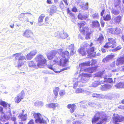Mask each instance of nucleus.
<instances>
[{
  "mask_svg": "<svg viewBox=\"0 0 124 124\" xmlns=\"http://www.w3.org/2000/svg\"><path fill=\"white\" fill-rule=\"evenodd\" d=\"M79 74L80 75L78 78L73 79L74 81L75 82L73 84V88L74 89H76L81 82L83 83L86 82L90 77L88 74L84 72H80Z\"/></svg>",
  "mask_w": 124,
  "mask_h": 124,
  "instance_id": "nucleus-4",
  "label": "nucleus"
},
{
  "mask_svg": "<svg viewBox=\"0 0 124 124\" xmlns=\"http://www.w3.org/2000/svg\"><path fill=\"white\" fill-rule=\"evenodd\" d=\"M90 61H88L83 62L79 64V66L81 69L80 70V72L82 71H84L86 72L92 73L96 69V68L95 67L89 68L88 69H84L85 66H90Z\"/></svg>",
  "mask_w": 124,
  "mask_h": 124,
  "instance_id": "nucleus-5",
  "label": "nucleus"
},
{
  "mask_svg": "<svg viewBox=\"0 0 124 124\" xmlns=\"http://www.w3.org/2000/svg\"><path fill=\"white\" fill-rule=\"evenodd\" d=\"M111 87L110 85H103L102 88L103 90H106L107 89L110 88Z\"/></svg>",
  "mask_w": 124,
  "mask_h": 124,
  "instance_id": "nucleus-33",
  "label": "nucleus"
},
{
  "mask_svg": "<svg viewBox=\"0 0 124 124\" xmlns=\"http://www.w3.org/2000/svg\"><path fill=\"white\" fill-rule=\"evenodd\" d=\"M107 119L106 115L102 112H98L96 113L94 116L92 118V122L93 124H101L105 123Z\"/></svg>",
  "mask_w": 124,
  "mask_h": 124,
  "instance_id": "nucleus-3",
  "label": "nucleus"
},
{
  "mask_svg": "<svg viewBox=\"0 0 124 124\" xmlns=\"http://www.w3.org/2000/svg\"><path fill=\"white\" fill-rule=\"evenodd\" d=\"M33 57L30 53L28 54L26 56V58L28 60H31L32 59Z\"/></svg>",
  "mask_w": 124,
  "mask_h": 124,
  "instance_id": "nucleus-42",
  "label": "nucleus"
},
{
  "mask_svg": "<svg viewBox=\"0 0 124 124\" xmlns=\"http://www.w3.org/2000/svg\"><path fill=\"white\" fill-rule=\"evenodd\" d=\"M46 107L49 108H52L54 110L56 109V107H59V104L57 103H50L46 105Z\"/></svg>",
  "mask_w": 124,
  "mask_h": 124,
  "instance_id": "nucleus-16",
  "label": "nucleus"
},
{
  "mask_svg": "<svg viewBox=\"0 0 124 124\" xmlns=\"http://www.w3.org/2000/svg\"><path fill=\"white\" fill-rule=\"evenodd\" d=\"M103 18L105 21H109L111 19V16L109 14H108L106 16H104Z\"/></svg>",
  "mask_w": 124,
  "mask_h": 124,
  "instance_id": "nucleus-38",
  "label": "nucleus"
},
{
  "mask_svg": "<svg viewBox=\"0 0 124 124\" xmlns=\"http://www.w3.org/2000/svg\"><path fill=\"white\" fill-rule=\"evenodd\" d=\"M103 37L101 35L98 39V41L101 44L103 41Z\"/></svg>",
  "mask_w": 124,
  "mask_h": 124,
  "instance_id": "nucleus-41",
  "label": "nucleus"
},
{
  "mask_svg": "<svg viewBox=\"0 0 124 124\" xmlns=\"http://www.w3.org/2000/svg\"><path fill=\"white\" fill-rule=\"evenodd\" d=\"M27 124H34V122L33 119L30 120Z\"/></svg>",
  "mask_w": 124,
  "mask_h": 124,
  "instance_id": "nucleus-55",
  "label": "nucleus"
},
{
  "mask_svg": "<svg viewBox=\"0 0 124 124\" xmlns=\"http://www.w3.org/2000/svg\"><path fill=\"white\" fill-rule=\"evenodd\" d=\"M121 48V47L120 46H118L116 47L115 49L114 50L115 51H116L120 49Z\"/></svg>",
  "mask_w": 124,
  "mask_h": 124,
  "instance_id": "nucleus-52",
  "label": "nucleus"
},
{
  "mask_svg": "<svg viewBox=\"0 0 124 124\" xmlns=\"http://www.w3.org/2000/svg\"><path fill=\"white\" fill-rule=\"evenodd\" d=\"M124 62V56L120 57L116 60V64L117 66L123 64Z\"/></svg>",
  "mask_w": 124,
  "mask_h": 124,
  "instance_id": "nucleus-21",
  "label": "nucleus"
},
{
  "mask_svg": "<svg viewBox=\"0 0 124 124\" xmlns=\"http://www.w3.org/2000/svg\"><path fill=\"white\" fill-rule=\"evenodd\" d=\"M27 114H19L18 116L19 118L21 119L22 121H23L26 120L27 119Z\"/></svg>",
  "mask_w": 124,
  "mask_h": 124,
  "instance_id": "nucleus-27",
  "label": "nucleus"
},
{
  "mask_svg": "<svg viewBox=\"0 0 124 124\" xmlns=\"http://www.w3.org/2000/svg\"><path fill=\"white\" fill-rule=\"evenodd\" d=\"M68 48L70 51L71 54L72 55L74 54L75 52L74 51V46L73 44H71L69 46Z\"/></svg>",
  "mask_w": 124,
  "mask_h": 124,
  "instance_id": "nucleus-29",
  "label": "nucleus"
},
{
  "mask_svg": "<svg viewBox=\"0 0 124 124\" xmlns=\"http://www.w3.org/2000/svg\"><path fill=\"white\" fill-rule=\"evenodd\" d=\"M68 108L70 109V111L71 113H73L76 108V106L74 104H69L67 106Z\"/></svg>",
  "mask_w": 124,
  "mask_h": 124,
  "instance_id": "nucleus-19",
  "label": "nucleus"
},
{
  "mask_svg": "<svg viewBox=\"0 0 124 124\" xmlns=\"http://www.w3.org/2000/svg\"><path fill=\"white\" fill-rule=\"evenodd\" d=\"M93 17L94 19H98L99 16L98 13H95L93 15Z\"/></svg>",
  "mask_w": 124,
  "mask_h": 124,
  "instance_id": "nucleus-46",
  "label": "nucleus"
},
{
  "mask_svg": "<svg viewBox=\"0 0 124 124\" xmlns=\"http://www.w3.org/2000/svg\"><path fill=\"white\" fill-rule=\"evenodd\" d=\"M60 38L62 39H65L68 36V34L66 33H64L63 31L61 33Z\"/></svg>",
  "mask_w": 124,
  "mask_h": 124,
  "instance_id": "nucleus-30",
  "label": "nucleus"
},
{
  "mask_svg": "<svg viewBox=\"0 0 124 124\" xmlns=\"http://www.w3.org/2000/svg\"><path fill=\"white\" fill-rule=\"evenodd\" d=\"M60 7L62 9H63L64 8V5L62 2H61L60 4Z\"/></svg>",
  "mask_w": 124,
  "mask_h": 124,
  "instance_id": "nucleus-50",
  "label": "nucleus"
},
{
  "mask_svg": "<svg viewBox=\"0 0 124 124\" xmlns=\"http://www.w3.org/2000/svg\"><path fill=\"white\" fill-rule=\"evenodd\" d=\"M32 32L31 30H27L23 33V36L27 38L30 37L32 35Z\"/></svg>",
  "mask_w": 124,
  "mask_h": 124,
  "instance_id": "nucleus-18",
  "label": "nucleus"
},
{
  "mask_svg": "<svg viewBox=\"0 0 124 124\" xmlns=\"http://www.w3.org/2000/svg\"><path fill=\"white\" fill-rule=\"evenodd\" d=\"M115 87L118 89H122L124 88V83L120 82L115 85Z\"/></svg>",
  "mask_w": 124,
  "mask_h": 124,
  "instance_id": "nucleus-26",
  "label": "nucleus"
},
{
  "mask_svg": "<svg viewBox=\"0 0 124 124\" xmlns=\"http://www.w3.org/2000/svg\"><path fill=\"white\" fill-rule=\"evenodd\" d=\"M45 16L44 14H41L39 16L38 19V22L39 23H40L43 21V19L45 17Z\"/></svg>",
  "mask_w": 124,
  "mask_h": 124,
  "instance_id": "nucleus-37",
  "label": "nucleus"
},
{
  "mask_svg": "<svg viewBox=\"0 0 124 124\" xmlns=\"http://www.w3.org/2000/svg\"><path fill=\"white\" fill-rule=\"evenodd\" d=\"M114 56V55L113 54L108 55L105 58V61H108L109 60L113 59Z\"/></svg>",
  "mask_w": 124,
  "mask_h": 124,
  "instance_id": "nucleus-32",
  "label": "nucleus"
},
{
  "mask_svg": "<svg viewBox=\"0 0 124 124\" xmlns=\"http://www.w3.org/2000/svg\"><path fill=\"white\" fill-rule=\"evenodd\" d=\"M92 24L93 27L98 28L99 27L100 24L97 21H93L92 22Z\"/></svg>",
  "mask_w": 124,
  "mask_h": 124,
  "instance_id": "nucleus-31",
  "label": "nucleus"
},
{
  "mask_svg": "<svg viewBox=\"0 0 124 124\" xmlns=\"http://www.w3.org/2000/svg\"><path fill=\"white\" fill-rule=\"evenodd\" d=\"M116 42L115 40L112 38H109L108 39V42L104 46L105 48H114L116 46Z\"/></svg>",
  "mask_w": 124,
  "mask_h": 124,
  "instance_id": "nucleus-8",
  "label": "nucleus"
},
{
  "mask_svg": "<svg viewBox=\"0 0 124 124\" xmlns=\"http://www.w3.org/2000/svg\"><path fill=\"white\" fill-rule=\"evenodd\" d=\"M72 11L76 12L77 11V9L75 7H74L72 9Z\"/></svg>",
  "mask_w": 124,
  "mask_h": 124,
  "instance_id": "nucleus-60",
  "label": "nucleus"
},
{
  "mask_svg": "<svg viewBox=\"0 0 124 124\" xmlns=\"http://www.w3.org/2000/svg\"><path fill=\"white\" fill-rule=\"evenodd\" d=\"M1 115H2L1 116V118H0V120L2 121H3L7 119L6 116L4 115V114Z\"/></svg>",
  "mask_w": 124,
  "mask_h": 124,
  "instance_id": "nucleus-40",
  "label": "nucleus"
},
{
  "mask_svg": "<svg viewBox=\"0 0 124 124\" xmlns=\"http://www.w3.org/2000/svg\"><path fill=\"white\" fill-rule=\"evenodd\" d=\"M92 65H94L96 62V60L94 59H93L92 60Z\"/></svg>",
  "mask_w": 124,
  "mask_h": 124,
  "instance_id": "nucleus-56",
  "label": "nucleus"
},
{
  "mask_svg": "<svg viewBox=\"0 0 124 124\" xmlns=\"http://www.w3.org/2000/svg\"><path fill=\"white\" fill-rule=\"evenodd\" d=\"M101 26L103 27L104 26V23L103 20H101Z\"/></svg>",
  "mask_w": 124,
  "mask_h": 124,
  "instance_id": "nucleus-62",
  "label": "nucleus"
},
{
  "mask_svg": "<svg viewBox=\"0 0 124 124\" xmlns=\"http://www.w3.org/2000/svg\"><path fill=\"white\" fill-rule=\"evenodd\" d=\"M25 14H26L27 16H33V15L30 13H22L19 16L18 18L19 20L21 21L23 20Z\"/></svg>",
  "mask_w": 124,
  "mask_h": 124,
  "instance_id": "nucleus-22",
  "label": "nucleus"
},
{
  "mask_svg": "<svg viewBox=\"0 0 124 124\" xmlns=\"http://www.w3.org/2000/svg\"><path fill=\"white\" fill-rule=\"evenodd\" d=\"M78 25L80 28V32H83L84 34H86L85 39H90L89 35L90 33L88 32L89 30L88 27L86 26L84 23H78Z\"/></svg>",
  "mask_w": 124,
  "mask_h": 124,
  "instance_id": "nucleus-6",
  "label": "nucleus"
},
{
  "mask_svg": "<svg viewBox=\"0 0 124 124\" xmlns=\"http://www.w3.org/2000/svg\"><path fill=\"white\" fill-rule=\"evenodd\" d=\"M78 51L80 54H81L83 56L85 55L86 54V52L85 48H81L80 49L78 50Z\"/></svg>",
  "mask_w": 124,
  "mask_h": 124,
  "instance_id": "nucleus-25",
  "label": "nucleus"
},
{
  "mask_svg": "<svg viewBox=\"0 0 124 124\" xmlns=\"http://www.w3.org/2000/svg\"><path fill=\"white\" fill-rule=\"evenodd\" d=\"M56 9V8L55 6H52L51 8L50 11V15H52L53 13L55 11Z\"/></svg>",
  "mask_w": 124,
  "mask_h": 124,
  "instance_id": "nucleus-39",
  "label": "nucleus"
},
{
  "mask_svg": "<svg viewBox=\"0 0 124 124\" xmlns=\"http://www.w3.org/2000/svg\"><path fill=\"white\" fill-rule=\"evenodd\" d=\"M24 91L23 90L17 95L16 100V103H19L22 99H23L24 96Z\"/></svg>",
  "mask_w": 124,
  "mask_h": 124,
  "instance_id": "nucleus-15",
  "label": "nucleus"
},
{
  "mask_svg": "<svg viewBox=\"0 0 124 124\" xmlns=\"http://www.w3.org/2000/svg\"><path fill=\"white\" fill-rule=\"evenodd\" d=\"M101 84H103L102 83L101 81V80L96 81L93 82L91 85L90 86L95 87L98 86L99 85Z\"/></svg>",
  "mask_w": 124,
  "mask_h": 124,
  "instance_id": "nucleus-24",
  "label": "nucleus"
},
{
  "mask_svg": "<svg viewBox=\"0 0 124 124\" xmlns=\"http://www.w3.org/2000/svg\"><path fill=\"white\" fill-rule=\"evenodd\" d=\"M65 93V92L63 90H61L59 92V94L60 96L64 95Z\"/></svg>",
  "mask_w": 124,
  "mask_h": 124,
  "instance_id": "nucleus-47",
  "label": "nucleus"
},
{
  "mask_svg": "<svg viewBox=\"0 0 124 124\" xmlns=\"http://www.w3.org/2000/svg\"><path fill=\"white\" fill-rule=\"evenodd\" d=\"M93 45L92 43H91L90 45H89L86 43H84L83 44V47L85 48L86 50V49L87 52L89 54L91 55L92 54L94 51V48L93 47H92L88 49V48L87 47L91 46Z\"/></svg>",
  "mask_w": 124,
  "mask_h": 124,
  "instance_id": "nucleus-12",
  "label": "nucleus"
},
{
  "mask_svg": "<svg viewBox=\"0 0 124 124\" xmlns=\"http://www.w3.org/2000/svg\"><path fill=\"white\" fill-rule=\"evenodd\" d=\"M68 13L71 16H72L73 17H74V15L71 12V11H70L69 10H68Z\"/></svg>",
  "mask_w": 124,
  "mask_h": 124,
  "instance_id": "nucleus-48",
  "label": "nucleus"
},
{
  "mask_svg": "<svg viewBox=\"0 0 124 124\" xmlns=\"http://www.w3.org/2000/svg\"><path fill=\"white\" fill-rule=\"evenodd\" d=\"M7 104H8L6 102L4 101H1L0 102V104L2 106L5 108L6 107L7 105Z\"/></svg>",
  "mask_w": 124,
  "mask_h": 124,
  "instance_id": "nucleus-44",
  "label": "nucleus"
},
{
  "mask_svg": "<svg viewBox=\"0 0 124 124\" xmlns=\"http://www.w3.org/2000/svg\"><path fill=\"white\" fill-rule=\"evenodd\" d=\"M72 124H81V122L79 121H74Z\"/></svg>",
  "mask_w": 124,
  "mask_h": 124,
  "instance_id": "nucleus-54",
  "label": "nucleus"
},
{
  "mask_svg": "<svg viewBox=\"0 0 124 124\" xmlns=\"http://www.w3.org/2000/svg\"><path fill=\"white\" fill-rule=\"evenodd\" d=\"M85 92V90L84 89L80 88H77L75 91V93H84Z\"/></svg>",
  "mask_w": 124,
  "mask_h": 124,
  "instance_id": "nucleus-34",
  "label": "nucleus"
},
{
  "mask_svg": "<svg viewBox=\"0 0 124 124\" xmlns=\"http://www.w3.org/2000/svg\"><path fill=\"white\" fill-rule=\"evenodd\" d=\"M122 17L120 16L113 17L112 20L113 24L117 25L121 21Z\"/></svg>",
  "mask_w": 124,
  "mask_h": 124,
  "instance_id": "nucleus-14",
  "label": "nucleus"
},
{
  "mask_svg": "<svg viewBox=\"0 0 124 124\" xmlns=\"http://www.w3.org/2000/svg\"><path fill=\"white\" fill-rule=\"evenodd\" d=\"M61 32H60L59 31H57L55 32L54 33L55 36L57 37L60 38L61 36Z\"/></svg>",
  "mask_w": 124,
  "mask_h": 124,
  "instance_id": "nucleus-45",
  "label": "nucleus"
},
{
  "mask_svg": "<svg viewBox=\"0 0 124 124\" xmlns=\"http://www.w3.org/2000/svg\"><path fill=\"white\" fill-rule=\"evenodd\" d=\"M89 105L90 106L94 107L95 104L93 102H90L89 103Z\"/></svg>",
  "mask_w": 124,
  "mask_h": 124,
  "instance_id": "nucleus-53",
  "label": "nucleus"
},
{
  "mask_svg": "<svg viewBox=\"0 0 124 124\" xmlns=\"http://www.w3.org/2000/svg\"><path fill=\"white\" fill-rule=\"evenodd\" d=\"M59 90V89L58 87H56L54 89V93L56 97H57L58 96V92Z\"/></svg>",
  "mask_w": 124,
  "mask_h": 124,
  "instance_id": "nucleus-35",
  "label": "nucleus"
},
{
  "mask_svg": "<svg viewBox=\"0 0 124 124\" xmlns=\"http://www.w3.org/2000/svg\"><path fill=\"white\" fill-rule=\"evenodd\" d=\"M78 18L80 20H83L86 19L88 18L87 16H85L82 14L80 13L78 15Z\"/></svg>",
  "mask_w": 124,
  "mask_h": 124,
  "instance_id": "nucleus-28",
  "label": "nucleus"
},
{
  "mask_svg": "<svg viewBox=\"0 0 124 124\" xmlns=\"http://www.w3.org/2000/svg\"><path fill=\"white\" fill-rule=\"evenodd\" d=\"M113 121L115 123L121 122L122 121V116L117 114H114Z\"/></svg>",
  "mask_w": 124,
  "mask_h": 124,
  "instance_id": "nucleus-17",
  "label": "nucleus"
},
{
  "mask_svg": "<svg viewBox=\"0 0 124 124\" xmlns=\"http://www.w3.org/2000/svg\"><path fill=\"white\" fill-rule=\"evenodd\" d=\"M37 50H33L30 53L33 57L37 53Z\"/></svg>",
  "mask_w": 124,
  "mask_h": 124,
  "instance_id": "nucleus-43",
  "label": "nucleus"
},
{
  "mask_svg": "<svg viewBox=\"0 0 124 124\" xmlns=\"http://www.w3.org/2000/svg\"><path fill=\"white\" fill-rule=\"evenodd\" d=\"M122 31V28L120 27H118L114 29H110V31L112 33L118 35L121 33Z\"/></svg>",
  "mask_w": 124,
  "mask_h": 124,
  "instance_id": "nucleus-13",
  "label": "nucleus"
},
{
  "mask_svg": "<svg viewBox=\"0 0 124 124\" xmlns=\"http://www.w3.org/2000/svg\"><path fill=\"white\" fill-rule=\"evenodd\" d=\"M63 50V48L58 49V56L60 59V65L62 66H66L67 65V63L68 61L69 54L67 51L62 53Z\"/></svg>",
  "mask_w": 124,
  "mask_h": 124,
  "instance_id": "nucleus-2",
  "label": "nucleus"
},
{
  "mask_svg": "<svg viewBox=\"0 0 124 124\" xmlns=\"http://www.w3.org/2000/svg\"><path fill=\"white\" fill-rule=\"evenodd\" d=\"M110 66L112 67H113L115 66V62H112L110 65Z\"/></svg>",
  "mask_w": 124,
  "mask_h": 124,
  "instance_id": "nucleus-58",
  "label": "nucleus"
},
{
  "mask_svg": "<svg viewBox=\"0 0 124 124\" xmlns=\"http://www.w3.org/2000/svg\"><path fill=\"white\" fill-rule=\"evenodd\" d=\"M16 57L17 58L16 59H17L19 60H25L24 61V62H25L26 60L25 57L21 55V54L20 53L16 54Z\"/></svg>",
  "mask_w": 124,
  "mask_h": 124,
  "instance_id": "nucleus-23",
  "label": "nucleus"
},
{
  "mask_svg": "<svg viewBox=\"0 0 124 124\" xmlns=\"http://www.w3.org/2000/svg\"><path fill=\"white\" fill-rule=\"evenodd\" d=\"M0 113L1 114H4L3 108L1 106H0Z\"/></svg>",
  "mask_w": 124,
  "mask_h": 124,
  "instance_id": "nucleus-51",
  "label": "nucleus"
},
{
  "mask_svg": "<svg viewBox=\"0 0 124 124\" xmlns=\"http://www.w3.org/2000/svg\"><path fill=\"white\" fill-rule=\"evenodd\" d=\"M84 93H85L87 95H90L91 93L90 92L86 91H85V92H84Z\"/></svg>",
  "mask_w": 124,
  "mask_h": 124,
  "instance_id": "nucleus-61",
  "label": "nucleus"
},
{
  "mask_svg": "<svg viewBox=\"0 0 124 124\" xmlns=\"http://www.w3.org/2000/svg\"><path fill=\"white\" fill-rule=\"evenodd\" d=\"M49 18L48 17H46L45 19V23L46 25H47L49 23H48V20H49Z\"/></svg>",
  "mask_w": 124,
  "mask_h": 124,
  "instance_id": "nucleus-49",
  "label": "nucleus"
},
{
  "mask_svg": "<svg viewBox=\"0 0 124 124\" xmlns=\"http://www.w3.org/2000/svg\"><path fill=\"white\" fill-rule=\"evenodd\" d=\"M103 76L104 75L102 72H99L95 75V77H99L103 79V80H101L102 83L103 84H104V82H105L109 83H111L112 82V78H106L107 77H105Z\"/></svg>",
  "mask_w": 124,
  "mask_h": 124,
  "instance_id": "nucleus-9",
  "label": "nucleus"
},
{
  "mask_svg": "<svg viewBox=\"0 0 124 124\" xmlns=\"http://www.w3.org/2000/svg\"><path fill=\"white\" fill-rule=\"evenodd\" d=\"M118 108L121 109H124V106L123 105H120L118 107Z\"/></svg>",
  "mask_w": 124,
  "mask_h": 124,
  "instance_id": "nucleus-57",
  "label": "nucleus"
},
{
  "mask_svg": "<svg viewBox=\"0 0 124 124\" xmlns=\"http://www.w3.org/2000/svg\"><path fill=\"white\" fill-rule=\"evenodd\" d=\"M115 8L112 9V13L115 15H117L120 13L119 10H120L121 5L120 4V0H114Z\"/></svg>",
  "mask_w": 124,
  "mask_h": 124,
  "instance_id": "nucleus-7",
  "label": "nucleus"
},
{
  "mask_svg": "<svg viewBox=\"0 0 124 124\" xmlns=\"http://www.w3.org/2000/svg\"><path fill=\"white\" fill-rule=\"evenodd\" d=\"M102 96L101 95L98 94L96 93H93L92 95V96L93 97L99 99L102 98Z\"/></svg>",
  "mask_w": 124,
  "mask_h": 124,
  "instance_id": "nucleus-36",
  "label": "nucleus"
},
{
  "mask_svg": "<svg viewBox=\"0 0 124 124\" xmlns=\"http://www.w3.org/2000/svg\"><path fill=\"white\" fill-rule=\"evenodd\" d=\"M56 51L53 50L50 52L46 55L47 57L49 60H52L54 58V62H56L58 58L55 55L57 53Z\"/></svg>",
  "mask_w": 124,
  "mask_h": 124,
  "instance_id": "nucleus-10",
  "label": "nucleus"
},
{
  "mask_svg": "<svg viewBox=\"0 0 124 124\" xmlns=\"http://www.w3.org/2000/svg\"><path fill=\"white\" fill-rule=\"evenodd\" d=\"M120 70V69H115L112 70V71L113 72H119V70Z\"/></svg>",
  "mask_w": 124,
  "mask_h": 124,
  "instance_id": "nucleus-59",
  "label": "nucleus"
},
{
  "mask_svg": "<svg viewBox=\"0 0 124 124\" xmlns=\"http://www.w3.org/2000/svg\"><path fill=\"white\" fill-rule=\"evenodd\" d=\"M48 68H49V69L53 70L54 72L57 73H59L62 71H63L65 70H66L69 69V68L68 67L64 68L62 69V70H61V71H59L55 70L53 68V67L51 64L48 65Z\"/></svg>",
  "mask_w": 124,
  "mask_h": 124,
  "instance_id": "nucleus-20",
  "label": "nucleus"
},
{
  "mask_svg": "<svg viewBox=\"0 0 124 124\" xmlns=\"http://www.w3.org/2000/svg\"><path fill=\"white\" fill-rule=\"evenodd\" d=\"M24 64V63L23 62H21V63H19L18 64V66L19 67H21Z\"/></svg>",
  "mask_w": 124,
  "mask_h": 124,
  "instance_id": "nucleus-64",
  "label": "nucleus"
},
{
  "mask_svg": "<svg viewBox=\"0 0 124 124\" xmlns=\"http://www.w3.org/2000/svg\"><path fill=\"white\" fill-rule=\"evenodd\" d=\"M38 103L41 106H42L43 105V103L42 101L39 102Z\"/></svg>",
  "mask_w": 124,
  "mask_h": 124,
  "instance_id": "nucleus-63",
  "label": "nucleus"
},
{
  "mask_svg": "<svg viewBox=\"0 0 124 124\" xmlns=\"http://www.w3.org/2000/svg\"><path fill=\"white\" fill-rule=\"evenodd\" d=\"M34 60V61H31L28 62L29 67L35 69L43 68L46 64L47 62L45 58L41 54L37 55Z\"/></svg>",
  "mask_w": 124,
  "mask_h": 124,
  "instance_id": "nucleus-1",
  "label": "nucleus"
},
{
  "mask_svg": "<svg viewBox=\"0 0 124 124\" xmlns=\"http://www.w3.org/2000/svg\"><path fill=\"white\" fill-rule=\"evenodd\" d=\"M33 116L36 119L35 120L36 123L41 124L44 123V121L40 113H34L33 114Z\"/></svg>",
  "mask_w": 124,
  "mask_h": 124,
  "instance_id": "nucleus-11",
  "label": "nucleus"
}]
</instances>
